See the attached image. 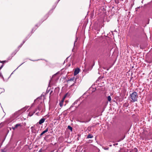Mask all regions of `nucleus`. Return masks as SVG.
Wrapping results in <instances>:
<instances>
[{
	"instance_id": "nucleus-1",
	"label": "nucleus",
	"mask_w": 152,
	"mask_h": 152,
	"mask_svg": "<svg viewBox=\"0 0 152 152\" xmlns=\"http://www.w3.org/2000/svg\"><path fill=\"white\" fill-rule=\"evenodd\" d=\"M130 96L131 99L134 102L137 101V99L138 98V96L136 92H133L130 95Z\"/></svg>"
},
{
	"instance_id": "nucleus-2",
	"label": "nucleus",
	"mask_w": 152,
	"mask_h": 152,
	"mask_svg": "<svg viewBox=\"0 0 152 152\" xmlns=\"http://www.w3.org/2000/svg\"><path fill=\"white\" fill-rule=\"evenodd\" d=\"M37 110H38L39 111H40L41 110V112H43V110L42 109V107L41 105H39L38 107L35 109V110L33 112V113H35L36 112H37Z\"/></svg>"
},
{
	"instance_id": "nucleus-3",
	"label": "nucleus",
	"mask_w": 152,
	"mask_h": 152,
	"mask_svg": "<svg viewBox=\"0 0 152 152\" xmlns=\"http://www.w3.org/2000/svg\"><path fill=\"white\" fill-rule=\"evenodd\" d=\"M22 125H21V124H16L15 126L14 127H12V129H13L14 130H15V129H16L17 128H18V127H20L22 126Z\"/></svg>"
},
{
	"instance_id": "nucleus-4",
	"label": "nucleus",
	"mask_w": 152,
	"mask_h": 152,
	"mask_svg": "<svg viewBox=\"0 0 152 152\" xmlns=\"http://www.w3.org/2000/svg\"><path fill=\"white\" fill-rule=\"evenodd\" d=\"M31 132L32 133L34 134H36L37 132L36 129H35V128L33 126L31 127Z\"/></svg>"
},
{
	"instance_id": "nucleus-5",
	"label": "nucleus",
	"mask_w": 152,
	"mask_h": 152,
	"mask_svg": "<svg viewBox=\"0 0 152 152\" xmlns=\"http://www.w3.org/2000/svg\"><path fill=\"white\" fill-rule=\"evenodd\" d=\"M76 80V79H75V81L74 83L72 85H71L70 86L69 88H70V89L72 90H73L72 88L73 87H74H74V88H75V89L76 88V86H75V83Z\"/></svg>"
},
{
	"instance_id": "nucleus-6",
	"label": "nucleus",
	"mask_w": 152,
	"mask_h": 152,
	"mask_svg": "<svg viewBox=\"0 0 152 152\" xmlns=\"http://www.w3.org/2000/svg\"><path fill=\"white\" fill-rule=\"evenodd\" d=\"M65 99V97H64L62 99L61 101L59 103V105L61 107H62L63 105V103L64 102Z\"/></svg>"
},
{
	"instance_id": "nucleus-7",
	"label": "nucleus",
	"mask_w": 152,
	"mask_h": 152,
	"mask_svg": "<svg viewBox=\"0 0 152 152\" xmlns=\"http://www.w3.org/2000/svg\"><path fill=\"white\" fill-rule=\"evenodd\" d=\"M45 119L44 118H41L39 121V124H41L44 122Z\"/></svg>"
},
{
	"instance_id": "nucleus-8",
	"label": "nucleus",
	"mask_w": 152,
	"mask_h": 152,
	"mask_svg": "<svg viewBox=\"0 0 152 152\" xmlns=\"http://www.w3.org/2000/svg\"><path fill=\"white\" fill-rule=\"evenodd\" d=\"M79 72H80V69L78 68L75 69L74 71V75H77Z\"/></svg>"
},
{
	"instance_id": "nucleus-9",
	"label": "nucleus",
	"mask_w": 152,
	"mask_h": 152,
	"mask_svg": "<svg viewBox=\"0 0 152 152\" xmlns=\"http://www.w3.org/2000/svg\"><path fill=\"white\" fill-rule=\"evenodd\" d=\"M48 128H47V129H45V130H44V131L42 132L40 134V136H42L44 134L47 132H48Z\"/></svg>"
},
{
	"instance_id": "nucleus-10",
	"label": "nucleus",
	"mask_w": 152,
	"mask_h": 152,
	"mask_svg": "<svg viewBox=\"0 0 152 152\" xmlns=\"http://www.w3.org/2000/svg\"><path fill=\"white\" fill-rule=\"evenodd\" d=\"M130 152H137V150L136 148H134L130 151Z\"/></svg>"
},
{
	"instance_id": "nucleus-11",
	"label": "nucleus",
	"mask_w": 152,
	"mask_h": 152,
	"mask_svg": "<svg viewBox=\"0 0 152 152\" xmlns=\"http://www.w3.org/2000/svg\"><path fill=\"white\" fill-rule=\"evenodd\" d=\"M93 136H92L91 134H90L88 135L87 138L88 139V138H93Z\"/></svg>"
},
{
	"instance_id": "nucleus-12",
	"label": "nucleus",
	"mask_w": 152,
	"mask_h": 152,
	"mask_svg": "<svg viewBox=\"0 0 152 152\" xmlns=\"http://www.w3.org/2000/svg\"><path fill=\"white\" fill-rule=\"evenodd\" d=\"M107 99L108 101L110 103L111 102V98L110 96H108L107 97Z\"/></svg>"
},
{
	"instance_id": "nucleus-13",
	"label": "nucleus",
	"mask_w": 152,
	"mask_h": 152,
	"mask_svg": "<svg viewBox=\"0 0 152 152\" xmlns=\"http://www.w3.org/2000/svg\"><path fill=\"white\" fill-rule=\"evenodd\" d=\"M75 77H72L70 78L68 80V81H73L74 80Z\"/></svg>"
},
{
	"instance_id": "nucleus-14",
	"label": "nucleus",
	"mask_w": 152,
	"mask_h": 152,
	"mask_svg": "<svg viewBox=\"0 0 152 152\" xmlns=\"http://www.w3.org/2000/svg\"><path fill=\"white\" fill-rule=\"evenodd\" d=\"M68 128L70 129L71 131H72V127H71L70 126H68Z\"/></svg>"
},
{
	"instance_id": "nucleus-15",
	"label": "nucleus",
	"mask_w": 152,
	"mask_h": 152,
	"mask_svg": "<svg viewBox=\"0 0 152 152\" xmlns=\"http://www.w3.org/2000/svg\"><path fill=\"white\" fill-rule=\"evenodd\" d=\"M29 115L30 116H31L33 115V114L31 113V112H30L29 113Z\"/></svg>"
},
{
	"instance_id": "nucleus-16",
	"label": "nucleus",
	"mask_w": 152,
	"mask_h": 152,
	"mask_svg": "<svg viewBox=\"0 0 152 152\" xmlns=\"http://www.w3.org/2000/svg\"><path fill=\"white\" fill-rule=\"evenodd\" d=\"M0 76L1 77H3V76L1 73H0Z\"/></svg>"
},
{
	"instance_id": "nucleus-17",
	"label": "nucleus",
	"mask_w": 152,
	"mask_h": 152,
	"mask_svg": "<svg viewBox=\"0 0 152 152\" xmlns=\"http://www.w3.org/2000/svg\"><path fill=\"white\" fill-rule=\"evenodd\" d=\"M39 113V112H38L36 113V114H37V115H38V114Z\"/></svg>"
},
{
	"instance_id": "nucleus-18",
	"label": "nucleus",
	"mask_w": 152,
	"mask_h": 152,
	"mask_svg": "<svg viewBox=\"0 0 152 152\" xmlns=\"http://www.w3.org/2000/svg\"><path fill=\"white\" fill-rule=\"evenodd\" d=\"M41 152V151L40 150L39 151V152Z\"/></svg>"
},
{
	"instance_id": "nucleus-19",
	"label": "nucleus",
	"mask_w": 152,
	"mask_h": 152,
	"mask_svg": "<svg viewBox=\"0 0 152 152\" xmlns=\"http://www.w3.org/2000/svg\"><path fill=\"white\" fill-rule=\"evenodd\" d=\"M4 61H2L1 62V63H2Z\"/></svg>"
},
{
	"instance_id": "nucleus-20",
	"label": "nucleus",
	"mask_w": 152,
	"mask_h": 152,
	"mask_svg": "<svg viewBox=\"0 0 152 152\" xmlns=\"http://www.w3.org/2000/svg\"><path fill=\"white\" fill-rule=\"evenodd\" d=\"M75 42H76V41H75V42H74V44H75Z\"/></svg>"
}]
</instances>
